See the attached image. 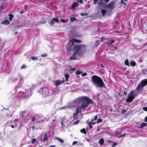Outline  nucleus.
<instances>
[{
    "label": "nucleus",
    "instance_id": "4be33fe9",
    "mask_svg": "<svg viewBox=\"0 0 147 147\" xmlns=\"http://www.w3.org/2000/svg\"><path fill=\"white\" fill-rule=\"evenodd\" d=\"M109 42H110V44H108L107 43V42H106V44L108 45V46L110 45H111L115 41L113 40H109Z\"/></svg>",
    "mask_w": 147,
    "mask_h": 147
},
{
    "label": "nucleus",
    "instance_id": "20e7f679",
    "mask_svg": "<svg viewBox=\"0 0 147 147\" xmlns=\"http://www.w3.org/2000/svg\"><path fill=\"white\" fill-rule=\"evenodd\" d=\"M38 92L43 97L51 96L52 95V93L49 91L48 88L45 86L41 87Z\"/></svg>",
    "mask_w": 147,
    "mask_h": 147
},
{
    "label": "nucleus",
    "instance_id": "423d86ee",
    "mask_svg": "<svg viewBox=\"0 0 147 147\" xmlns=\"http://www.w3.org/2000/svg\"><path fill=\"white\" fill-rule=\"evenodd\" d=\"M147 84V79H144L142 80L138 85L136 90L139 92L140 89H142L143 87Z\"/></svg>",
    "mask_w": 147,
    "mask_h": 147
},
{
    "label": "nucleus",
    "instance_id": "e2e57ef3",
    "mask_svg": "<svg viewBox=\"0 0 147 147\" xmlns=\"http://www.w3.org/2000/svg\"><path fill=\"white\" fill-rule=\"evenodd\" d=\"M123 1H124V2L125 3H126L127 2V0H123Z\"/></svg>",
    "mask_w": 147,
    "mask_h": 147
},
{
    "label": "nucleus",
    "instance_id": "6ab92c4d",
    "mask_svg": "<svg viewBox=\"0 0 147 147\" xmlns=\"http://www.w3.org/2000/svg\"><path fill=\"white\" fill-rule=\"evenodd\" d=\"M56 139L57 140L59 141V142H60L61 143H63V142H64V141L63 140H62L59 138H57V137L56 138Z\"/></svg>",
    "mask_w": 147,
    "mask_h": 147
},
{
    "label": "nucleus",
    "instance_id": "49530a36",
    "mask_svg": "<svg viewBox=\"0 0 147 147\" xmlns=\"http://www.w3.org/2000/svg\"><path fill=\"white\" fill-rule=\"evenodd\" d=\"M26 67V65H22L21 67V68L22 69H24V68H25Z\"/></svg>",
    "mask_w": 147,
    "mask_h": 147
},
{
    "label": "nucleus",
    "instance_id": "c9c22d12",
    "mask_svg": "<svg viewBox=\"0 0 147 147\" xmlns=\"http://www.w3.org/2000/svg\"><path fill=\"white\" fill-rule=\"evenodd\" d=\"M36 142V140L35 138L32 139L31 142V143L32 144H34Z\"/></svg>",
    "mask_w": 147,
    "mask_h": 147
},
{
    "label": "nucleus",
    "instance_id": "4d7b16f0",
    "mask_svg": "<svg viewBox=\"0 0 147 147\" xmlns=\"http://www.w3.org/2000/svg\"><path fill=\"white\" fill-rule=\"evenodd\" d=\"M144 121L145 122H147V116L145 118Z\"/></svg>",
    "mask_w": 147,
    "mask_h": 147
},
{
    "label": "nucleus",
    "instance_id": "2eb2a0df",
    "mask_svg": "<svg viewBox=\"0 0 147 147\" xmlns=\"http://www.w3.org/2000/svg\"><path fill=\"white\" fill-rule=\"evenodd\" d=\"M35 120H36V122L38 123H41L43 122V121H42L38 120V117H33L31 119L32 121H35Z\"/></svg>",
    "mask_w": 147,
    "mask_h": 147
},
{
    "label": "nucleus",
    "instance_id": "bf43d9fd",
    "mask_svg": "<svg viewBox=\"0 0 147 147\" xmlns=\"http://www.w3.org/2000/svg\"><path fill=\"white\" fill-rule=\"evenodd\" d=\"M81 15L82 16H85V15L84 14V13H81Z\"/></svg>",
    "mask_w": 147,
    "mask_h": 147
},
{
    "label": "nucleus",
    "instance_id": "6e6552de",
    "mask_svg": "<svg viewBox=\"0 0 147 147\" xmlns=\"http://www.w3.org/2000/svg\"><path fill=\"white\" fill-rule=\"evenodd\" d=\"M81 41L79 40L73 38L69 40L68 44V47L69 49H70L74 45V42L80 43Z\"/></svg>",
    "mask_w": 147,
    "mask_h": 147
},
{
    "label": "nucleus",
    "instance_id": "680f3d73",
    "mask_svg": "<svg viewBox=\"0 0 147 147\" xmlns=\"http://www.w3.org/2000/svg\"><path fill=\"white\" fill-rule=\"evenodd\" d=\"M49 147H55L54 145L50 146Z\"/></svg>",
    "mask_w": 147,
    "mask_h": 147
},
{
    "label": "nucleus",
    "instance_id": "052dcab7",
    "mask_svg": "<svg viewBox=\"0 0 147 147\" xmlns=\"http://www.w3.org/2000/svg\"><path fill=\"white\" fill-rule=\"evenodd\" d=\"M104 1L107 2H109V0H104Z\"/></svg>",
    "mask_w": 147,
    "mask_h": 147
},
{
    "label": "nucleus",
    "instance_id": "09e8293b",
    "mask_svg": "<svg viewBox=\"0 0 147 147\" xmlns=\"http://www.w3.org/2000/svg\"><path fill=\"white\" fill-rule=\"evenodd\" d=\"M78 143V142L77 141H74L73 142V143H72V145H74L76 144H77Z\"/></svg>",
    "mask_w": 147,
    "mask_h": 147
},
{
    "label": "nucleus",
    "instance_id": "c03bdc74",
    "mask_svg": "<svg viewBox=\"0 0 147 147\" xmlns=\"http://www.w3.org/2000/svg\"><path fill=\"white\" fill-rule=\"evenodd\" d=\"M78 2L80 3H83V0H78Z\"/></svg>",
    "mask_w": 147,
    "mask_h": 147
},
{
    "label": "nucleus",
    "instance_id": "13d9d810",
    "mask_svg": "<svg viewBox=\"0 0 147 147\" xmlns=\"http://www.w3.org/2000/svg\"><path fill=\"white\" fill-rule=\"evenodd\" d=\"M125 134H124L123 135H120V137H123L125 136Z\"/></svg>",
    "mask_w": 147,
    "mask_h": 147
},
{
    "label": "nucleus",
    "instance_id": "774afa93",
    "mask_svg": "<svg viewBox=\"0 0 147 147\" xmlns=\"http://www.w3.org/2000/svg\"><path fill=\"white\" fill-rule=\"evenodd\" d=\"M101 65V66H102V67H103V65H102V64Z\"/></svg>",
    "mask_w": 147,
    "mask_h": 147
},
{
    "label": "nucleus",
    "instance_id": "c85d7f7f",
    "mask_svg": "<svg viewBox=\"0 0 147 147\" xmlns=\"http://www.w3.org/2000/svg\"><path fill=\"white\" fill-rule=\"evenodd\" d=\"M88 126H89V128L90 129H91L92 128V122H89L88 123Z\"/></svg>",
    "mask_w": 147,
    "mask_h": 147
},
{
    "label": "nucleus",
    "instance_id": "79ce46f5",
    "mask_svg": "<svg viewBox=\"0 0 147 147\" xmlns=\"http://www.w3.org/2000/svg\"><path fill=\"white\" fill-rule=\"evenodd\" d=\"M98 0H93L94 3L95 4H96Z\"/></svg>",
    "mask_w": 147,
    "mask_h": 147
},
{
    "label": "nucleus",
    "instance_id": "72a5a7b5",
    "mask_svg": "<svg viewBox=\"0 0 147 147\" xmlns=\"http://www.w3.org/2000/svg\"><path fill=\"white\" fill-rule=\"evenodd\" d=\"M147 124L145 123H141V126L142 127H145L147 125Z\"/></svg>",
    "mask_w": 147,
    "mask_h": 147
},
{
    "label": "nucleus",
    "instance_id": "412c9836",
    "mask_svg": "<svg viewBox=\"0 0 147 147\" xmlns=\"http://www.w3.org/2000/svg\"><path fill=\"white\" fill-rule=\"evenodd\" d=\"M80 131L82 133H83L84 134H86V129L85 128H83L82 129H81L80 130Z\"/></svg>",
    "mask_w": 147,
    "mask_h": 147
},
{
    "label": "nucleus",
    "instance_id": "dca6fc26",
    "mask_svg": "<svg viewBox=\"0 0 147 147\" xmlns=\"http://www.w3.org/2000/svg\"><path fill=\"white\" fill-rule=\"evenodd\" d=\"M9 22L7 20H6L2 22V24H4L6 25H8L9 24Z\"/></svg>",
    "mask_w": 147,
    "mask_h": 147
},
{
    "label": "nucleus",
    "instance_id": "a878e982",
    "mask_svg": "<svg viewBox=\"0 0 147 147\" xmlns=\"http://www.w3.org/2000/svg\"><path fill=\"white\" fill-rule=\"evenodd\" d=\"M23 26L22 25H18L16 26L15 27V29H18V28H20L22 27Z\"/></svg>",
    "mask_w": 147,
    "mask_h": 147
},
{
    "label": "nucleus",
    "instance_id": "9b49d317",
    "mask_svg": "<svg viewBox=\"0 0 147 147\" xmlns=\"http://www.w3.org/2000/svg\"><path fill=\"white\" fill-rule=\"evenodd\" d=\"M81 109H83L81 108V107L80 108L79 107H77V109H76V112L73 114L74 115V116H76L79 113H81L82 112Z\"/></svg>",
    "mask_w": 147,
    "mask_h": 147
},
{
    "label": "nucleus",
    "instance_id": "37998d69",
    "mask_svg": "<svg viewBox=\"0 0 147 147\" xmlns=\"http://www.w3.org/2000/svg\"><path fill=\"white\" fill-rule=\"evenodd\" d=\"M97 115H96L94 117V119H92V121H94L95 120H96L97 119Z\"/></svg>",
    "mask_w": 147,
    "mask_h": 147
},
{
    "label": "nucleus",
    "instance_id": "e433bc0d",
    "mask_svg": "<svg viewBox=\"0 0 147 147\" xmlns=\"http://www.w3.org/2000/svg\"><path fill=\"white\" fill-rule=\"evenodd\" d=\"M47 54H42L41 55V56L42 57H45L47 56Z\"/></svg>",
    "mask_w": 147,
    "mask_h": 147
},
{
    "label": "nucleus",
    "instance_id": "0eeeda50",
    "mask_svg": "<svg viewBox=\"0 0 147 147\" xmlns=\"http://www.w3.org/2000/svg\"><path fill=\"white\" fill-rule=\"evenodd\" d=\"M13 82L15 84H18L19 86H21L23 82V78L22 77H19L18 78H15L13 81Z\"/></svg>",
    "mask_w": 147,
    "mask_h": 147
},
{
    "label": "nucleus",
    "instance_id": "9d476101",
    "mask_svg": "<svg viewBox=\"0 0 147 147\" xmlns=\"http://www.w3.org/2000/svg\"><path fill=\"white\" fill-rule=\"evenodd\" d=\"M65 82V81L64 80H58L57 81H55V86L57 87L60 84L63 83Z\"/></svg>",
    "mask_w": 147,
    "mask_h": 147
},
{
    "label": "nucleus",
    "instance_id": "603ef678",
    "mask_svg": "<svg viewBox=\"0 0 147 147\" xmlns=\"http://www.w3.org/2000/svg\"><path fill=\"white\" fill-rule=\"evenodd\" d=\"M87 75V74L86 73H84V74H82V76H86Z\"/></svg>",
    "mask_w": 147,
    "mask_h": 147
},
{
    "label": "nucleus",
    "instance_id": "bb28decb",
    "mask_svg": "<svg viewBox=\"0 0 147 147\" xmlns=\"http://www.w3.org/2000/svg\"><path fill=\"white\" fill-rule=\"evenodd\" d=\"M31 58L32 60L33 61L38 60V59L37 57L34 56L32 57Z\"/></svg>",
    "mask_w": 147,
    "mask_h": 147
},
{
    "label": "nucleus",
    "instance_id": "b1692460",
    "mask_svg": "<svg viewBox=\"0 0 147 147\" xmlns=\"http://www.w3.org/2000/svg\"><path fill=\"white\" fill-rule=\"evenodd\" d=\"M9 20L11 21H12V18H13V16L12 14H9Z\"/></svg>",
    "mask_w": 147,
    "mask_h": 147
},
{
    "label": "nucleus",
    "instance_id": "393cba45",
    "mask_svg": "<svg viewBox=\"0 0 147 147\" xmlns=\"http://www.w3.org/2000/svg\"><path fill=\"white\" fill-rule=\"evenodd\" d=\"M131 65L134 66L136 65V63L134 61L131 62L130 63Z\"/></svg>",
    "mask_w": 147,
    "mask_h": 147
},
{
    "label": "nucleus",
    "instance_id": "a18cd8bd",
    "mask_svg": "<svg viewBox=\"0 0 147 147\" xmlns=\"http://www.w3.org/2000/svg\"><path fill=\"white\" fill-rule=\"evenodd\" d=\"M143 110L144 111H147V107H144L143 108Z\"/></svg>",
    "mask_w": 147,
    "mask_h": 147
},
{
    "label": "nucleus",
    "instance_id": "3c124183",
    "mask_svg": "<svg viewBox=\"0 0 147 147\" xmlns=\"http://www.w3.org/2000/svg\"><path fill=\"white\" fill-rule=\"evenodd\" d=\"M38 120H40V121H43V122L44 121V120H45V119H44L43 120H41V117H38Z\"/></svg>",
    "mask_w": 147,
    "mask_h": 147
},
{
    "label": "nucleus",
    "instance_id": "2f4dec72",
    "mask_svg": "<svg viewBox=\"0 0 147 147\" xmlns=\"http://www.w3.org/2000/svg\"><path fill=\"white\" fill-rule=\"evenodd\" d=\"M120 3L124 4V7H125V6L126 5V3L124 2L123 0H121L120 1Z\"/></svg>",
    "mask_w": 147,
    "mask_h": 147
},
{
    "label": "nucleus",
    "instance_id": "a211bd4d",
    "mask_svg": "<svg viewBox=\"0 0 147 147\" xmlns=\"http://www.w3.org/2000/svg\"><path fill=\"white\" fill-rule=\"evenodd\" d=\"M99 143L101 145H102L104 143V140L103 139H101L99 141Z\"/></svg>",
    "mask_w": 147,
    "mask_h": 147
},
{
    "label": "nucleus",
    "instance_id": "5701e85b",
    "mask_svg": "<svg viewBox=\"0 0 147 147\" xmlns=\"http://www.w3.org/2000/svg\"><path fill=\"white\" fill-rule=\"evenodd\" d=\"M101 12L102 15L103 16H104L105 15V13L107 12L106 10L105 9L102 10Z\"/></svg>",
    "mask_w": 147,
    "mask_h": 147
},
{
    "label": "nucleus",
    "instance_id": "f03ea898",
    "mask_svg": "<svg viewBox=\"0 0 147 147\" xmlns=\"http://www.w3.org/2000/svg\"><path fill=\"white\" fill-rule=\"evenodd\" d=\"M85 46L83 45H76L72 49L74 52L73 56L69 58L70 60H75L76 59V57L79 56L82 53V51L85 50Z\"/></svg>",
    "mask_w": 147,
    "mask_h": 147
},
{
    "label": "nucleus",
    "instance_id": "69168bd1",
    "mask_svg": "<svg viewBox=\"0 0 147 147\" xmlns=\"http://www.w3.org/2000/svg\"><path fill=\"white\" fill-rule=\"evenodd\" d=\"M106 42H107V43H108V44H110V42H109V40Z\"/></svg>",
    "mask_w": 147,
    "mask_h": 147
},
{
    "label": "nucleus",
    "instance_id": "5fc2aeb1",
    "mask_svg": "<svg viewBox=\"0 0 147 147\" xmlns=\"http://www.w3.org/2000/svg\"><path fill=\"white\" fill-rule=\"evenodd\" d=\"M116 145H117V143H113V145L112 146V147H114Z\"/></svg>",
    "mask_w": 147,
    "mask_h": 147
},
{
    "label": "nucleus",
    "instance_id": "39448f33",
    "mask_svg": "<svg viewBox=\"0 0 147 147\" xmlns=\"http://www.w3.org/2000/svg\"><path fill=\"white\" fill-rule=\"evenodd\" d=\"M134 92V91H132L128 93L126 100L127 102H131L134 99L135 94Z\"/></svg>",
    "mask_w": 147,
    "mask_h": 147
},
{
    "label": "nucleus",
    "instance_id": "1a4fd4ad",
    "mask_svg": "<svg viewBox=\"0 0 147 147\" xmlns=\"http://www.w3.org/2000/svg\"><path fill=\"white\" fill-rule=\"evenodd\" d=\"M59 22V20L57 18H53L52 19L50 24L51 26H52L54 24L55 22L56 23H58Z\"/></svg>",
    "mask_w": 147,
    "mask_h": 147
},
{
    "label": "nucleus",
    "instance_id": "f8f14e48",
    "mask_svg": "<svg viewBox=\"0 0 147 147\" xmlns=\"http://www.w3.org/2000/svg\"><path fill=\"white\" fill-rule=\"evenodd\" d=\"M114 5V2H111L107 5V7L110 9H113L115 7Z\"/></svg>",
    "mask_w": 147,
    "mask_h": 147
},
{
    "label": "nucleus",
    "instance_id": "6e6d98bb",
    "mask_svg": "<svg viewBox=\"0 0 147 147\" xmlns=\"http://www.w3.org/2000/svg\"><path fill=\"white\" fill-rule=\"evenodd\" d=\"M102 1H103V0H101V1H100V2H99V5H100V6H101V5H102V4H101V2Z\"/></svg>",
    "mask_w": 147,
    "mask_h": 147
},
{
    "label": "nucleus",
    "instance_id": "a19ab883",
    "mask_svg": "<svg viewBox=\"0 0 147 147\" xmlns=\"http://www.w3.org/2000/svg\"><path fill=\"white\" fill-rule=\"evenodd\" d=\"M79 122V120H77V121H75L74 123V125L77 124H78V123Z\"/></svg>",
    "mask_w": 147,
    "mask_h": 147
},
{
    "label": "nucleus",
    "instance_id": "338daca9",
    "mask_svg": "<svg viewBox=\"0 0 147 147\" xmlns=\"http://www.w3.org/2000/svg\"><path fill=\"white\" fill-rule=\"evenodd\" d=\"M124 94H126L127 93L126 92H124V93H123Z\"/></svg>",
    "mask_w": 147,
    "mask_h": 147
},
{
    "label": "nucleus",
    "instance_id": "58836bf2",
    "mask_svg": "<svg viewBox=\"0 0 147 147\" xmlns=\"http://www.w3.org/2000/svg\"><path fill=\"white\" fill-rule=\"evenodd\" d=\"M63 120L62 119L61 120V125L62 126H63L64 127H65V125L63 124Z\"/></svg>",
    "mask_w": 147,
    "mask_h": 147
},
{
    "label": "nucleus",
    "instance_id": "cd10ccee",
    "mask_svg": "<svg viewBox=\"0 0 147 147\" xmlns=\"http://www.w3.org/2000/svg\"><path fill=\"white\" fill-rule=\"evenodd\" d=\"M102 121V120L101 119H99L97 120V121L96 122V123L97 124H98L100 123Z\"/></svg>",
    "mask_w": 147,
    "mask_h": 147
},
{
    "label": "nucleus",
    "instance_id": "de8ad7c7",
    "mask_svg": "<svg viewBox=\"0 0 147 147\" xmlns=\"http://www.w3.org/2000/svg\"><path fill=\"white\" fill-rule=\"evenodd\" d=\"M70 69L72 71H75L76 70L75 68L74 67L71 68Z\"/></svg>",
    "mask_w": 147,
    "mask_h": 147
},
{
    "label": "nucleus",
    "instance_id": "ea45409f",
    "mask_svg": "<svg viewBox=\"0 0 147 147\" xmlns=\"http://www.w3.org/2000/svg\"><path fill=\"white\" fill-rule=\"evenodd\" d=\"M60 21L61 22L63 23L66 22H67L66 21H65L64 19H61L60 20Z\"/></svg>",
    "mask_w": 147,
    "mask_h": 147
},
{
    "label": "nucleus",
    "instance_id": "c756f323",
    "mask_svg": "<svg viewBox=\"0 0 147 147\" xmlns=\"http://www.w3.org/2000/svg\"><path fill=\"white\" fill-rule=\"evenodd\" d=\"M76 75H78L82 73V72L80 71H76L75 72Z\"/></svg>",
    "mask_w": 147,
    "mask_h": 147
},
{
    "label": "nucleus",
    "instance_id": "4c0bfd02",
    "mask_svg": "<svg viewBox=\"0 0 147 147\" xmlns=\"http://www.w3.org/2000/svg\"><path fill=\"white\" fill-rule=\"evenodd\" d=\"M105 39L103 37H102L100 38V42H102L105 41Z\"/></svg>",
    "mask_w": 147,
    "mask_h": 147
},
{
    "label": "nucleus",
    "instance_id": "864d4df0",
    "mask_svg": "<svg viewBox=\"0 0 147 147\" xmlns=\"http://www.w3.org/2000/svg\"><path fill=\"white\" fill-rule=\"evenodd\" d=\"M93 121H92V120H91V121L90 122H92V124L93 125H94L96 122H93Z\"/></svg>",
    "mask_w": 147,
    "mask_h": 147
},
{
    "label": "nucleus",
    "instance_id": "473e14b6",
    "mask_svg": "<svg viewBox=\"0 0 147 147\" xmlns=\"http://www.w3.org/2000/svg\"><path fill=\"white\" fill-rule=\"evenodd\" d=\"M125 63L126 65H129V63L128 60H126L125 61Z\"/></svg>",
    "mask_w": 147,
    "mask_h": 147
},
{
    "label": "nucleus",
    "instance_id": "f3484780",
    "mask_svg": "<svg viewBox=\"0 0 147 147\" xmlns=\"http://www.w3.org/2000/svg\"><path fill=\"white\" fill-rule=\"evenodd\" d=\"M22 94L21 95V96H22L24 95H25L26 96H30L31 95V93H30V95H29V93H28V91L27 92V93H25L24 92H21Z\"/></svg>",
    "mask_w": 147,
    "mask_h": 147
},
{
    "label": "nucleus",
    "instance_id": "4468645a",
    "mask_svg": "<svg viewBox=\"0 0 147 147\" xmlns=\"http://www.w3.org/2000/svg\"><path fill=\"white\" fill-rule=\"evenodd\" d=\"M79 4L77 2H74L72 5V8L74 9H76L79 6Z\"/></svg>",
    "mask_w": 147,
    "mask_h": 147
},
{
    "label": "nucleus",
    "instance_id": "f257e3e1",
    "mask_svg": "<svg viewBox=\"0 0 147 147\" xmlns=\"http://www.w3.org/2000/svg\"><path fill=\"white\" fill-rule=\"evenodd\" d=\"M81 102H82L81 106V108L84 110L90 104H92L93 102L92 100L85 96L79 97L74 101V103L77 104H79Z\"/></svg>",
    "mask_w": 147,
    "mask_h": 147
},
{
    "label": "nucleus",
    "instance_id": "ddd939ff",
    "mask_svg": "<svg viewBox=\"0 0 147 147\" xmlns=\"http://www.w3.org/2000/svg\"><path fill=\"white\" fill-rule=\"evenodd\" d=\"M48 139L47 137V133L45 134V136H44V138L43 139H42V138H41L40 139V141L42 142H45L46 140H47Z\"/></svg>",
    "mask_w": 147,
    "mask_h": 147
},
{
    "label": "nucleus",
    "instance_id": "0e129e2a",
    "mask_svg": "<svg viewBox=\"0 0 147 147\" xmlns=\"http://www.w3.org/2000/svg\"><path fill=\"white\" fill-rule=\"evenodd\" d=\"M11 127L13 128H14V125H11Z\"/></svg>",
    "mask_w": 147,
    "mask_h": 147
},
{
    "label": "nucleus",
    "instance_id": "7ed1b4c3",
    "mask_svg": "<svg viewBox=\"0 0 147 147\" xmlns=\"http://www.w3.org/2000/svg\"><path fill=\"white\" fill-rule=\"evenodd\" d=\"M91 80L98 87H105V85L102 79L99 77L93 76L91 77Z\"/></svg>",
    "mask_w": 147,
    "mask_h": 147
},
{
    "label": "nucleus",
    "instance_id": "8fccbe9b",
    "mask_svg": "<svg viewBox=\"0 0 147 147\" xmlns=\"http://www.w3.org/2000/svg\"><path fill=\"white\" fill-rule=\"evenodd\" d=\"M67 108V107H61L59 108V109H65L66 108Z\"/></svg>",
    "mask_w": 147,
    "mask_h": 147
},
{
    "label": "nucleus",
    "instance_id": "7c9ffc66",
    "mask_svg": "<svg viewBox=\"0 0 147 147\" xmlns=\"http://www.w3.org/2000/svg\"><path fill=\"white\" fill-rule=\"evenodd\" d=\"M76 18L74 17L71 18L70 20L71 22H74L75 21Z\"/></svg>",
    "mask_w": 147,
    "mask_h": 147
},
{
    "label": "nucleus",
    "instance_id": "aec40b11",
    "mask_svg": "<svg viewBox=\"0 0 147 147\" xmlns=\"http://www.w3.org/2000/svg\"><path fill=\"white\" fill-rule=\"evenodd\" d=\"M64 75H65V81H67L68 80V78L69 76V75L67 74H65Z\"/></svg>",
    "mask_w": 147,
    "mask_h": 147
},
{
    "label": "nucleus",
    "instance_id": "f704fd0d",
    "mask_svg": "<svg viewBox=\"0 0 147 147\" xmlns=\"http://www.w3.org/2000/svg\"><path fill=\"white\" fill-rule=\"evenodd\" d=\"M100 44V42L98 40H97L95 43V45L96 46H98Z\"/></svg>",
    "mask_w": 147,
    "mask_h": 147
}]
</instances>
